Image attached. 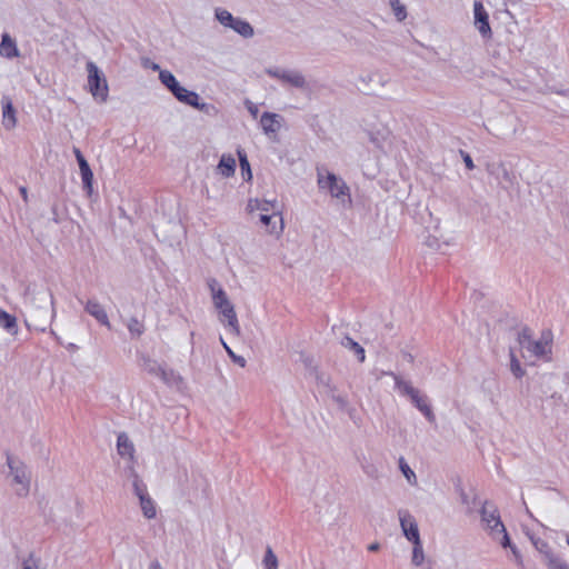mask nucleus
Segmentation results:
<instances>
[{
	"instance_id": "f257e3e1",
	"label": "nucleus",
	"mask_w": 569,
	"mask_h": 569,
	"mask_svg": "<svg viewBox=\"0 0 569 569\" xmlns=\"http://www.w3.org/2000/svg\"><path fill=\"white\" fill-rule=\"evenodd\" d=\"M34 300L42 303L40 308H30L26 325L30 328L44 331L46 326L52 321L56 316L54 299L49 290H39L34 292Z\"/></svg>"
},
{
	"instance_id": "f03ea898",
	"label": "nucleus",
	"mask_w": 569,
	"mask_h": 569,
	"mask_svg": "<svg viewBox=\"0 0 569 569\" xmlns=\"http://www.w3.org/2000/svg\"><path fill=\"white\" fill-rule=\"evenodd\" d=\"M277 209L276 200H260V199H249L247 204V211L253 214L256 211L259 212V221L266 227L267 232L273 234H278L283 229L282 218H279V229H277L276 218L278 213L269 214L270 210Z\"/></svg>"
},
{
	"instance_id": "7ed1b4c3",
	"label": "nucleus",
	"mask_w": 569,
	"mask_h": 569,
	"mask_svg": "<svg viewBox=\"0 0 569 569\" xmlns=\"http://www.w3.org/2000/svg\"><path fill=\"white\" fill-rule=\"evenodd\" d=\"M217 281L212 279L209 282V287L212 292V300L214 307L220 311L223 319L222 322L227 321V326L229 331L236 336L240 335V327L238 322V318L234 311L233 305L229 301L227 293L222 288L216 289Z\"/></svg>"
},
{
	"instance_id": "20e7f679",
	"label": "nucleus",
	"mask_w": 569,
	"mask_h": 569,
	"mask_svg": "<svg viewBox=\"0 0 569 569\" xmlns=\"http://www.w3.org/2000/svg\"><path fill=\"white\" fill-rule=\"evenodd\" d=\"M518 343L521 356L528 361L541 358L550 352V346L547 340H533L529 328H522L518 333Z\"/></svg>"
},
{
	"instance_id": "39448f33",
	"label": "nucleus",
	"mask_w": 569,
	"mask_h": 569,
	"mask_svg": "<svg viewBox=\"0 0 569 569\" xmlns=\"http://www.w3.org/2000/svg\"><path fill=\"white\" fill-rule=\"evenodd\" d=\"M318 187L321 190H327L331 197L340 200L342 203L350 202L349 187L342 178L329 171L318 170Z\"/></svg>"
},
{
	"instance_id": "423d86ee",
	"label": "nucleus",
	"mask_w": 569,
	"mask_h": 569,
	"mask_svg": "<svg viewBox=\"0 0 569 569\" xmlns=\"http://www.w3.org/2000/svg\"><path fill=\"white\" fill-rule=\"evenodd\" d=\"M9 475L12 477V486L16 487V493L19 497H27L30 491L31 476L27 466L19 459L7 456Z\"/></svg>"
},
{
	"instance_id": "0eeeda50",
	"label": "nucleus",
	"mask_w": 569,
	"mask_h": 569,
	"mask_svg": "<svg viewBox=\"0 0 569 569\" xmlns=\"http://www.w3.org/2000/svg\"><path fill=\"white\" fill-rule=\"evenodd\" d=\"M86 69L88 72V88L90 93L94 99L106 102L108 99L109 88L104 74L92 61L87 62Z\"/></svg>"
},
{
	"instance_id": "6e6552de",
	"label": "nucleus",
	"mask_w": 569,
	"mask_h": 569,
	"mask_svg": "<svg viewBox=\"0 0 569 569\" xmlns=\"http://www.w3.org/2000/svg\"><path fill=\"white\" fill-rule=\"evenodd\" d=\"M139 366L148 375L157 377L168 385L179 378L173 370L167 369L163 363L144 353L139 356Z\"/></svg>"
},
{
	"instance_id": "1a4fd4ad",
	"label": "nucleus",
	"mask_w": 569,
	"mask_h": 569,
	"mask_svg": "<svg viewBox=\"0 0 569 569\" xmlns=\"http://www.w3.org/2000/svg\"><path fill=\"white\" fill-rule=\"evenodd\" d=\"M266 72L269 77L279 80L282 84H288L299 90H307L309 87L305 74L299 70L269 68Z\"/></svg>"
},
{
	"instance_id": "9d476101",
	"label": "nucleus",
	"mask_w": 569,
	"mask_h": 569,
	"mask_svg": "<svg viewBox=\"0 0 569 569\" xmlns=\"http://www.w3.org/2000/svg\"><path fill=\"white\" fill-rule=\"evenodd\" d=\"M480 515L485 529L488 530L492 539H496L505 531V525L500 519L497 507L492 502L486 500L481 506Z\"/></svg>"
},
{
	"instance_id": "9b49d317",
	"label": "nucleus",
	"mask_w": 569,
	"mask_h": 569,
	"mask_svg": "<svg viewBox=\"0 0 569 569\" xmlns=\"http://www.w3.org/2000/svg\"><path fill=\"white\" fill-rule=\"evenodd\" d=\"M473 24L483 39H491L492 30L489 23V14L481 1L473 2Z\"/></svg>"
},
{
	"instance_id": "f8f14e48",
	"label": "nucleus",
	"mask_w": 569,
	"mask_h": 569,
	"mask_svg": "<svg viewBox=\"0 0 569 569\" xmlns=\"http://www.w3.org/2000/svg\"><path fill=\"white\" fill-rule=\"evenodd\" d=\"M398 515L403 536L412 543L421 541L415 518L408 511L403 510H400Z\"/></svg>"
},
{
	"instance_id": "ddd939ff",
	"label": "nucleus",
	"mask_w": 569,
	"mask_h": 569,
	"mask_svg": "<svg viewBox=\"0 0 569 569\" xmlns=\"http://www.w3.org/2000/svg\"><path fill=\"white\" fill-rule=\"evenodd\" d=\"M530 539L536 550L541 555L542 560L548 569H551L562 559L552 550L546 540L538 537H531Z\"/></svg>"
},
{
	"instance_id": "4468645a",
	"label": "nucleus",
	"mask_w": 569,
	"mask_h": 569,
	"mask_svg": "<svg viewBox=\"0 0 569 569\" xmlns=\"http://www.w3.org/2000/svg\"><path fill=\"white\" fill-rule=\"evenodd\" d=\"M280 119L281 117L277 113L263 112L260 118V124L264 134L270 138L274 137L281 127Z\"/></svg>"
},
{
	"instance_id": "2eb2a0df",
	"label": "nucleus",
	"mask_w": 569,
	"mask_h": 569,
	"mask_svg": "<svg viewBox=\"0 0 569 569\" xmlns=\"http://www.w3.org/2000/svg\"><path fill=\"white\" fill-rule=\"evenodd\" d=\"M84 310L93 317L99 323L110 328V321L104 308L96 300L90 299L84 305Z\"/></svg>"
},
{
	"instance_id": "dca6fc26",
	"label": "nucleus",
	"mask_w": 569,
	"mask_h": 569,
	"mask_svg": "<svg viewBox=\"0 0 569 569\" xmlns=\"http://www.w3.org/2000/svg\"><path fill=\"white\" fill-rule=\"evenodd\" d=\"M0 56L6 59L20 57V51L17 47L16 40L7 32L1 34Z\"/></svg>"
},
{
	"instance_id": "f3484780",
	"label": "nucleus",
	"mask_w": 569,
	"mask_h": 569,
	"mask_svg": "<svg viewBox=\"0 0 569 569\" xmlns=\"http://www.w3.org/2000/svg\"><path fill=\"white\" fill-rule=\"evenodd\" d=\"M2 123L8 130H11L17 126L16 109L8 97L2 98Z\"/></svg>"
},
{
	"instance_id": "a211bd4d",
	"label": "nucleus",
	"mask_w": 569,
	"mask_h": 569,
	"mask_svg": "<svg viewBox=\"0 0 569 569\" xmlns=\"http://www.w3.org/2000/svg\"><path fill=\"white\" fill-rule=\"evenodd\" d=\"M217 171L226 178L232 177L236 172L234 157L230 153L222 154L217 166Z\"/></svg>"
},
{
	"instance_id": "6ab92c4d",
	"label": "nucleus",
	"mask_w": 569,
	"mask_h": 569,
	"mask_svg": "<svg viewBox=\"0 0 569 569\" xmlns=\"http://www.w3.org/2000/svg\"><path fill=\"white\" fill-rule=\"evenodd\" d=\"M117 450L121 457H128L130 460H133L134 446L124 432L118 436Z\"/></svg>"
},
{
	"instance_id": "aec40b11",
	"label": "nucleus",
	"mask_w": 569,
	"mask_h": 569,
	"mask_svg": "<svg viewBox=\"0 0 569 569\" xmlns=\"http://www.w3.org/2000/svg\"><path fill=\"white\" fill-rule=\"evenodd\" d=\"M77 162L79 164L83 189L90 194L92 192V182H93L92 170H91L88 161L86 160V158L80 159Z\"/></svg>"
},
{
	"instance_id": "412c9836",
	"label": "nucleus",
	"mask_w": 569,
	"mask_h": 569,
	"mask_svg": "<svg viewBox=\"0 0 569 569\" xmlns=\"http://www.w3.org/2000/svg\"><path fill=\"white\" fill-rule=\"evenodd\" d=\"M173 96L178 101L190 107L198 106V100H200L197 92L190 91L182 86L173 93Z\"/></svg>"
},
{
	"instance_id": "4be33fe9",
	"label": "nucleus",
	"mask_w": 569,
	"mask_h": 569,
	"mask_svg": "<svg viewBox=\"0 0 569 569\" xmlns=\"http://www.w3.org/2000/svg\"><path fill=\"white\" fill-rule=\"evenodd\" d=\"M0 327L12 336L18 335L17 318L0 308Z\"/></svg>"
},
{
	"instance_id": "5701e85b",
	"label": "nucleus",
	"mask_w": 569,
	"mask_h": 569,
	"mask_svg": "<svg viewBox=\"0 0 569 569\" xmlns=\"http://www.w3.org/2000/svg\"><path fill=\"white\" fill-rule=\"evenodd\" d=\"M456 490L459 493L461 503L466 507L467 513L473 512L477 503V496H469L462 488L460 480L456 485Z\"/></svg>"
},
{
	"instance_id": "b1692460",
	"label": "nucleus",
	"mask_w": 569,
	"mask_h": 569,
	"mask_svg": "<svg viewBox=\"0 0 569 569\" xmlns=\"http://www.w3.org/2000/svg\"><path fill=\"white\" fill-rule=\"evenodd\" d=\"M230 29L243 38H251L254 34L252 26L248 21L240 18L234 19Z\"/></svg>"
},
{
	"instance_id": "393cba45",
	"label": "nucleus",
	"mask_w": 569,
	"mask_h": 569,
	"mask_svg": "<svg viewBox=\"0 0 569 569\" xmlns=\"http://www.w3.org/2000/svg\"><path fill=\"white\" fill-rule=\"evenodd\" d=\"M159 79L161 83L173 94L181 86L176 77L169 70H160Z\"/></svg>"
},
{
	"instance_id": "a878e982",
	"label": "nucleus",
	"mask_w": 569,
	"mask_h": 569,
	"mask_svg": "<svg viewBox=\"0 0 569 569\" xmlns=\"http://www.w3.org/2000/svg\"><path fill=\"white\" fill-rule=\"evenodd\" d=\"M385 375L391 376L395 380L396 388L400 391L401 395L410 397L417 390L409 381L401 379L393 372H385Z\"/></svg>"
},
{
	"instance_id": "bb28decb",
	"label": "nucleus",
	"mask_w": 569,
	"mask_h": 569,
	"mask_svg": "<svg viewBox=\"0 0 569 569\" xmlns=\"http://www.w3.org/2000/svg\"><path fill=\"white\" fill-rule=\"evenodd\" d=\"M341 346L350 349L355 352V355L358 357L360 362H363L366 359L365 349L352 338L350 337H343L341 339Z\"/></svg>"
},
{
	"instance_id": "cd10ccee",
	"label": "nucleus",
	"mask_w": 569,
	"mask_h": 569,
	"mask_svg": "<svg viewBox=\"0 0 569 569\" xmlns=\"http://www.w3.org/2000/svg\"><path fill=\"white\" fill-rule=\"evenodd\" d=\"M139 501H140V507H141L143 516L148 519L154 518L157 515V511H156L154 502L150 498V496L148 495L146 497H141V499Z\"/></svg>"
},
{
	"instance_id": "c85d7f7f",
	"label": "nucleus",
	"mask_w": 569,
	"mask_h": 569,
	"mask_svg": "<svg viewBox=\"0 0 569 569\" xmlns=\"http://www.w3.org/2000/svg\"><path fill=\"white\" fill-rule=\"evenodd\" d=\"M214 16H216V19L223 26V27H227V28H231L233 21H234V17L226 9H222V8H217L214 10Z\"/></svg>"
},
{
	"instance_id": "c756f323",
	"label": "nucleus",
	"mask_w": 569,
	"mask_h": 569,
	"mask_svg": "<svg viewBox=\"0 0 569 569\" xmlns=\"http://www.w3.org/2000/svg\"><path fill=\"white\" fill-rule=\"evenodd\" d=\"M412 545H413V548H412L411 562H412L413 566L419 567V566L422 565V562L425 560V552H423V548H422V542L419 541V542H415Z\"/></svg>"
},
{
	"instance_id": "7c9ffc66",
	"label": "nucleus",
	"mask_w": 569,
	"mask_h": 569,
	"mask_svg": "<svg viewBox=\"0 0 569 569\" xmlns=\"http://www.w3.org/2000/svg\"><path fill=\"white\" fill-rule=\"evenodd\" d=\"M262 565L264 569H278V558L269 546L266 549Z\"/></svg>"
},
{
	"instance_id": "2f4dec72",
	"label": "nucleus",
	"mask_w": 569,
	"mask_h": 569,
	"mask_svg": "<svg viewBox=\"0 0 569 569\" xmlns=\"http://www.w3.org/2000/svg\"><path fill=\"white\" fill-rule=\"evenodd\" d=\"M390 6L398 21H403L407 18L406 7L400 0H390Z\"/></svg>"
},
{
	"instance_id": "473e14b6",
	"label": "nucleus",
	"mask_w": 569,
	"mask_h": 569,
	"mask_svg": "<svg viewBox=\"0 0 569 569\" xmlns=\"http://www.w3.org/2000/svg\"><path fill=\"white\" fill-rule=\"evenodd\" d=\"M399 468L409 483L413 485L417 482V477L413 470L408 466L403 458L399 459Z\"/></svg>"
},
{
	"instance_id": "72a5a7b5",
	"label": "nucleus",
	"mask_w": 569,
	"mask_h": 569,
	"mask_svg": "<svg viewBox=\"0 0 569 569\" xmlns=\"http://www.w3.org/2000/svg\"><path fill=\"white\" fill-rule=\"evenodd\" d=\"M510 370L516 378L525 376V370L521 368V365L512 350H510Z\"/></svg>"
},
{
	"instance_id": "f704fd0d",
	"label": "nucleus",
	"mask_w": 569,
	"mask_h": 569,
	"mask_svg": "<svg viewBox=\"0 0 569 569\" xmlns=\"http://www.w3.org/2000/svg\"><path fill=\"white\" fill-rule=\"evenodd\" d=\"M132 486H133V491H134L136 496L139 498V500L141 499V497L148 496L147 487L137 473L133 475Z\"/></svg>"
},
{
	"instance_id": "c9c22d12",
	"label": "nucleus",
	"mask_w": 569,
	"mask_h": 569,
	"mask_svg": "<svg viewBox=\"0 0 569 569\" xmlns=\"http://www.w3.org/2000/svg\"><path fill=\"white\" fill-rule=\"evenodd\" d=\"M127 327L132 336L139 337L144 331L143 325L137 318H130Z\"/></svg>"
},
{
	"instance_id": "e433bc0d",
	"label": "nucleus",
	"mask_w": 569,
	"mask_h": 569,
	"mask_svg": "<svg viewBox=\"0 0 569 569\" xmlns=\"http://www.w3.org/2000/svg\"><path fill=\"white\" fill-rule=\"evenodd\" d=\"M220 341H221L223 348L226 349L228 356L231 358V360L234 363L239 365L241 368L246 367V363H247L246 359L241 356L236 355L233 352V350L224 342V340L222 338H220Z\"/></svg>"
},
{
	"instance_id": "4c0bfd02",
	"label": "nucleus",
	"mask_w": 569,
	"mask_h": 569,
	"mask_svg": "<svg viewBox=\"0 0 569 569\" xmlns=\"http://www.w3.org/2000/svg\"><path fill=\"white\" fill-rule=\"evenodd\" d=\"M238 156H239V161H240V168H241L242 172L247 171L248 180H250L252 174H251L250 164H249V161L247 159V156L240 149L238 150Z\"/></svg>"
},
{
	"instance_id": "58836bf2",
	"label": "nucleus",
	"mask_w": 569,
	"mask_h": 569,
	"mask_svg": "<svg viewBox=\"0 0 569 569\" xmlns=\"http://www.w3.org/2000/svg\"><path fill=\"white\" fill-rule=\"evenodd\" d=\"M22 569H46L39 559L30 556L22 562Z\"/></svg>"
},
{
	"instance_id": "ea45409f",
	"label": "nucleus",
	"mask_w": 569,
	"mask_h": 569,
	"mask_svg": "<svg viewBox=\"0 0 569 569\" xmlns=\"http://www.w3.org/2000/svg\"><path fill=\"white\" fill-rule=\"evenodd\" d=\"M409 398L417 409L428 402L427 396L421 395L418 389Z\"/></svg>"
},
{
	"instance_id": "a19ab883",
	"label": "nucleus",
	"mask_w": 569,
	"mask_h": 569,
	"mask_svg": "<svg viewBox=\"0 0 569 569\" xmlns=\"http://www.w3.org/2000/svg\"><path fill=\"white\" fill-rule=\"evenodd\" d=\"M418 410L427 418V420L429 422H435L436 421V416L432 412L431 407L429 406L428 402L425 403L423 406L419 407Z\"/></svg>"
},
{
	"instance_id": "79ce46f5",
	"label": "nucleus",
	"mask_w": 569,
	"mask_h": 569,
	"mask_svg": "<svg viewBox=\"0 0 569 569\" xmlns=\"http://www.w3.org/2000/svg\"><path fill=\"white\" fill-rule=\"evenodd\" d=\"M495 540L498 541L502 548H510V546H513L506 529Z\"/></svg>"
},
{
	"instance_id": "37998d69",
	"label": "nucleus",
	"mask_w": 569,
	"mask_h": 569,
	"mask_svg": "<svg viewBox=\"0 0 569 569\" xmlns=\"http://www.w3.org/2000/svg\"><path fill=\"white\" fill-rule=\"evenodd\" d=\"M193 108H196L207 114H212L213 112H216L214 106L204 103V102L201 103L199 100H198V106H194Z\"/></svg>"
},
{
	"instance_id": "c03bdc74",
	"label": "nucleus",
	"mask_w": 569,
	"mask_h": 569,
	"mask_svg": "<svg viewBox=\"0 0 569 569\" xmlns=\"http://www.w3.org/2000/svg\"><path fill=\"white\" fill-rule=\"evenodd\" d=\"M510 550L515 557V561L516 563L519 566V567H523V559H522V556L520 553V551L518 550V548L516 546H510Z\"/></svg>"
},
{
	"instance_id": "a18cd8bd",
	"label": "nucleus",
	"mask_w": 569,
	"mask_h": 569,
	"mask_svg": "<svg viewBox=\"0 0 569 569\" xmlns=\"http://www.w3.org/2000/svg\"><path fill=\"white\" fill-rule=\"evenodd\" d=\"M460 152L462 154V159H463V162H465L466 167L469 170H472L475 168V164H473V161H472L470 154L465 152V151H462V150Z\"/></svg>"
},
{
	"instance_id": "49530a36",
	"label": "nucleus",
	"mask_w": 569,
	"mask_h": 569,
	"mask_svg": "<svg viewBox=\"0 0 569 569\" xmlns=\"http://www.w3.org/2000/svg\"><path fill=\"white\" fill-rule=\"evenodd\" d=\"M246 106H247V109H248V111L250 112V114H251L253 118H257V116H258V111H259V110H258V107H257L254 103H252L251 101H249V100H248V101H246Z\"/></svg>"
},
{
	"instance_id": "de8ad7c7",
	"label": "nucleus",
	"mask_w": 569,
	"mask_h": 569,
	"mask_svg": "<svg viewBox=\"0 0 569 569\" xmlns=\"http://www.w3.org/2000/svg\"><path fill=\"white\" fill-rule=\"evenodd\" d=\"M551 569H569L567 562L561 559L557 565H555Z\"/></svg>"
},
{
	"instance_id": "09e8293b",
	"label": "nucleus",
	"mask_w": 569,
	"mask_h": 569,
	"mask_svg": "<svg viewBox=\"0 0 569 569\" xmlns=\"http://www.w3.org/2000/svg\"><path fill=\"white\" fill-rule=\"evenodd\" d=\"M148 569H163V568H162L161 563L157 559H154L150 562Z\"/></svg>"
},
{
	"instance_id": "8fccbe9b",
	"label": "nucleus",
	"mask_w": 569,
	"mask_h": 569,
	"mask_svg": "<svg viewBox=\"0 0 569 569\" xmlns=\"http://www.w3.org/2000/svg\"><path fill=\"white\" fill-rule=\"evenodd\" d=\"M34 292L36 291L32 292V301H31L30 308H40V307H42V303L39 302L38 300H34Z\"/></svg>"
},
{
	"instance_id": "3c124183",
	"label": "nucleus",
	"mask_w": 569,
	"mask_h": 569,
	"mask_svg": "<svg viewBox=\"0 0 569 569\" xmlns=\"http://www.w3.org/2000/svg\"><path fill=\"white\" fill-rule=\"evenodd\" d=\"M73 153L76 156L77 161H79L80 159H84L83 154L78 148H73Z\"/></svg>"
},
{
	"instance_id": "603ef678",
	"label": "nucleus",
	"mask_w": 569,
	"mask_h": 569,
	"mask_svg": "<svg viewBox=\"0 0 569 569\" xmlns=\"http://www.w3.org/2000/svg\"><path fill=\"white\" fill-rule=\"evenodd\" d=\"M337 402L340 405V407L345 408L347 406V400L343 397H337Z\"/></svg>"
},
{
	"instance_id": "864d4df0",
	"label": "nucleus",
	"mask_w": 569,
	"mask_h": 569,
	"mask_svg": "<svg viewBox=\"0 0 569 569\" xmlns=\"http://www.w3.org/2000/svg\"><path fill=\"white\" fill-rule=\"evenodd\" d=\"M379 548H380V546H379L378 542H373V543L368 546V550L369 551H377V550H379Z\"/></svg>"
},
{
	"instance_id": "5fc2aeb1",
	"label": "nucleus",
	"mask_w": 569,
	"mask_h": 569,
	"mask_svg": "<svg viewBox=\"0 0 569 569\" xmlns=\"http://www.w3.org/2000/svg\"><path fill=\"white\" fill-rule=\"evenodd\" d=\"M20 192H21L23 199L27 200V188L26 187H21L20 188Z\"/></svg>"
},
{
	"instance_id": "6e6d98bb",
	"label": "nucleus",
	"mask_w": 569,
	"mask_h": 569,
	"mask_svg": "<svg viewBox=\"0 0 569 569\" xmlns=\"http://www.w3.org/2000/svg\"><path fill=\"white\" fill-rule=\"evenodd\" d=\"M151 69H152V70H154V71H159V72H160V70H161V69H160V67H159V64H158V63H154V62H153V63H151Z\"/></svg>"
},
{
	"instance_id": "4d7b16f0",
	"label": "nucleus",
	"mask_w": 569,
	"mask_h": 569,
	"mask_svg": "<svg viewBox=\"0 0 569 569\" xmlns=\"http://www.w3.org/2000/svg\"><path fill=\"white\" fill-rule=\"evenodd\" d=\"M563 110L569 112V97H568L566 103L563 104Z\"/></svg>"
},
{
	"instance_id": "13d9d810",
	"label": "nucleus",
	"mask_w": 569,
	"mask_h": 569,
	"mask_svg": "<svg viewBox=\"0 0 569 569\" xmlns=\"http://www.w3.org/2000/svg\"><path fill=\"white\" fill-rule=\"evenodd\" d=\"M365 472H366L367 475L371 476V477H373V476H375V475H373L372 469H369V470L365 469Z\"/></svg>"
},
{
	"instance_id": "bf43d9fd",
	"label": "nucleus",
	"mask_w": 569,
	"mask_h": 569,
	"mask_svg": "<svg viewBox=\"0 0 569 569\" xmlns=\"http://www.w3.org/2000/svg\"><path fill=\"white\" fill-rule=\"evenodd\" d=\"M509 176H510V174H509V172L505 169V170H503V177H505V179L509 180Z\"/></svg>"
}]
</instances>
